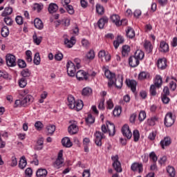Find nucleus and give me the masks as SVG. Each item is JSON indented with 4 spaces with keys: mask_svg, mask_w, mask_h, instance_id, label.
<instances>
[{
    "mask_svg": "<svg viewBox=\"0 0 177 177\" xmlns=\"http://www.w3.org/2000/svg\"><path fill=\"white\" fill-rule=\"evenodd\" d=\"M122 133L124 136L127 138V139H131L132 138V132L129 129V126L124 124L122 128Z\"/></svg>",
    "mask_w": 177,
    "mask_h": 177,
    "instance_id": "12",
    "label": "nucleus"
},
{
    "mask_svg": "<svg viewBox=\"0 0 177 177\" xmlns=\"http://www.w3.org/2000/svg\"><path fill=\"white\" fill-rule=\"evenodd\" d=\"M6 62L8 67H15L16 66V57L12 54H8L6 56Z\"/></svg>",
    "mask_w": 177,
    "mask_h": 177,
    "instance_id": "8",
    "label": "nucleus"
},
{
    "mask_svg": "<svg viewBox=\"0 0 177 177\" xmlns=\"http://www.w3.org/2000/svg\"><path fill=\"white\" fill-rule=\"evenodd\" d=\"M33 99L31 95H27L22 100H15L14 107H27V105L30 104V102H32Z\"/></svg>",
    "mask_w": 177,
    "mask_h": 177,
    "instance_id": "3",
    "label": "nucleus"
},
{
    "mask_svg": "<svg viewBox=\"0 0 177 177\" xmlns=\"http://www.w3.org/2000/svg\"><path fill=\"white\" fill-rule=\"evenodd\" d=\"M111 160L113 161L112 165L116 172H122V168L121 167V162H119L118 155L111 156Z\"/></svg>",
    "mask_w": 177,
    "mask_h": 177,
    "instance_id": "6",
    "label": "nucleus"
},
{
    "mask_svg": "<svg viewBox=\"0 0 177 177\" xmlns=\"http://www.w3.org/2000/svg\"><path fill=\"white\" fill-rule=\"evenodd\" d=\"M82 46H84V48H85L86 49H88L89 46V41H88V39H82Z\"/></svg>",
    "mask_w": 177,
    "mask_h": 177,
    "instance_id": "60",
    "label": "nucleus"
},
{
    "mask_svg": "<svg viewBox=\"0 0 177 177\" xmlns=\"http://www.w3.org/2000/svg\"><path fill=\"white\" fill-rule=\"evenodd\" d=\"M47 129V135H52L53 133H55V131H56V126L53 124H48L46 127Z\"/></svg>",
    "mask_w": 177,
    "mask_h": 177,
    "instance_id": "35",
    "label": "nucleus"
},
{
    "mask_svg": "<svg viewBox=\"0 0 177 177\" xmlns=\"http://www.w3.org/2000/svg\"><path fill=\"white\" fill-rule=\"evenodd\" d=\"M126 34L128 38L132 39L135 37V30L131 28V26H128L127 30H126Z\"/></svg>",
    "mask_w": 177,
    "mask_h": 177,
    "instance_id": "29",
    "label": "nucleus"
},
{
    "mask_svg": "<svg viewBox=\"0 0 177 177\" xmlns=\"http://www.w3.org/2000/svg\"><path fill=\"white\" fill-rule=\"evenodd\" d=\"M76 78L78 81H86L88 80V74L82 70H80L76 73Z\"/></svg>",
    "mask_w": 177,
    "mask_h": 177,
    "instance_id": "13",
    "label": "nucleus"
},
{
    "mask_svg": "<svg viewBox=\"0 0 177 177\" xmlns=\"http://www.w3.org/2000/svg\"><path fill=\"white\" fill-rule=\"evenodd\" d=\"M82 95L85 97L89 95V87H85L82 91Z\"/></svg>",
    "mask_w": 177,
    "mask_h": 177,
    "instance_id": "56",
    "label": "nucleus"
},
{
    "mask_svg": "<svg viewBox=\"0 0 177 177\" xmlns=\"http://www.w3.org/2000/svg\"><path fill=\"white\" fill-rule=\"evenodd\" d=\"M107 109L111 110L114 107V104L113 103V100L109 99L106 101Z\"/></svg>",
    "mask_w": 177,
    "mask_h": 177,
    "instance_id": "59",
    "label": "nucleus"
},
{
    "mask_svg": "<svg viewBox=\"0 0 177 177\" xmlns=\"http://www.w3.org/2000/svg\"><path fill=\"white\" fill-rule=\"evenodd\" d=\"M68 132L71 135H75L78 132V126L75 124H71L68 128Z\"/></svg>",
    "mask_w": 177,
    "mask_h": 177,
    "instance_id": "19",
    "label": "nucleus"
},
{
    "mask_svg": "<svg viewBox=\"0 0 177 177\" xmlns=\"http://www.w3.org/2000/svg\"><path fill=\"white\" fill-rule=\"evenodd\" d=\"M133 138L134 140V142H138L139 139H140V134L139 133L138 130H134L133 132Z\"/></svg>",
    "mask_w": 177,
    "mask_h": 177,
    "instance_id": "46",
    "label": "nucleus"
},
{
    "mask_svg": "<svg viewBox=\"0 0 177 177\" xmlns=\"http://www.w3.org/2000/svg\"><path fill=\"white\" fill-rule=\"evenodd\" d=\"M111 20L117 27H120V16L118 15H113L111 17Z\"/></svg>",
    "mask_w": 177,
    "mask_h": 177,
    "instance_id": "33",
    "label": "nucleus"
},
{
    "mask_svg": "<svg viewBox=\"0 0 177 177\" xmlns=\"http://www.w3.org/2000/svg\"><path fill=\"white\" fill-rule=\"evenodd\" d=\"M55 60H57V62H60L63 59V54L62 53H58L55 54Z\"/></svg>",
    "mask_w": 177,
    "mask_h": 177,
    "instance_id": "62",
    "label": "nucleus"
},
{
    "mask_svg": "<svg viewBox=\"0 0 177 177\" xmlns=\"http://www.w3.org/2000/svg\"><path fill=\"white\" fill-rule=\"evenodd\" d=\"M18 66L20 68H26V67H27V64L26 63V61L23 59H19Z\"/></svg>",
    "mask_w": 177,
    "mask_h": 177,
    "instance_id": "54",
    "label": "nucleus"
},
{
    "mask_svg": "<svg viewBox=\"0 0 177 177\" xmlns=\"http://www.w3.org/2000/svg\"><path fill=\"white\" fill-rule=\"evenodd\" d=\"M61 23L63 26H65V27H68V26H70V19L64 18L62 20Z\"/></svg>",
    "mask_w": 177,
    "mask_h": 177,
    "instance_id": "58",
    "label": "nucleus"
},
{
    "mask_svg": "<svg viewBox=\"0 0 177 177\" xmlns=\"http://www.w3.org/2000/svg\"><path fill=\"white\" fill-rule=\"evenodd\" d=\"M175 124V117L172 113H167L165 117L164 124L167 128L172 127Z\"/></svg>",
    "mask_w": 177,
    "mask_h": 177,
    "instance_id": "4",
    "label": "nucleus"
},
{
    "mask_svg": "<svg viewBox=\"0 0 177 177\" xmlns=\"http://www.w3.org/2000/svg\"><path fill=\"white\" fill-rule=\"evenodd\" d=\"M19 85L20 88H26L27 86V80L26 77H22L19 80Z\"/></svg>",
    "mask_w": 177,
    "mask_h": 177,
    "instance_id": "45",
    "label": "nucleus"
},
{
    "mask_svg": "<svg viewBox=\"0 0 177 177\" xmlns=\"http://www.w3.org/2000/svg\"><path fill=\"white\" fill-rule=\"evenodd\" d=\"M67 106L69 107V109H75V98L73 95H68L67 98Z\"/></svg>",
    "mask_w": 177,
    "mask_h": 177,
    "instance_id": "15",
    "label": "nucleus"
},
{
    "mask_svg": "<svg viewBox=\"0 0 177 177\" xmlns=\"http://www.w3.org/2000/svg\"><path fill=\"white\" fill-rule=\"evenodd\" d=\"M95 144L97 145V146H102V139H104V138H106V136H104L100 131H96L95 133Z\"/></svg>",
    "mask_w": 177,
    "mask_h": 177,
    "instance_id": "14",
    "label": "nucleus"
},
{
    "mask_svg": "<svg viewBox=\"0 0 177 177\" xmlns=\"http://www.w3.org/2000/svg\"><path fill=\"white\" fill-rule=\"evenodd\" d=\"M33 42L34 44H36V45H39L41 44V42H42V37H39L37 36V33L35 32L33 36Z\"/></svg>",
    "mask_w": 177,
    "mask_h": 177,
    "instance_id": "39",
    "label": "nucleus"
},
{
    "mask_svg": "<svg viewBox=\"0 0 177 177\" xmlns=\"http://www.w3.org/2000/svg\"><path fill=\"white\" fill-rule=\"evenodd\" d=\"M113 113L115 117H118L121 114V107H115Z\"/></svg>",
    "mask_w": 177,
    "mask_h": 177,
    "instance_id": "55",
    "label": "nucleus"
},
{
    "mask_svg": "<svg viewBox=\"0 0 177 177\" xmlns=\"http://www.w3.org/2000/svg\"><path fill=\"white\" fill-rule=\"evenodd\" d=\"M149 77H150V75H149L148 73L141 72L138 75V79L142 81L143 80H147V78H149Z\"/></svg>",
    "mask_w": 177,
    "mask_h": 177,
    "instance_id": "42",
    "label": "nucleus"
},
{
    "mask_svg": "<svg viewBox=\"0 0 177 177\" xmlns=\"http://www.w3.org/2000/svg\"><path fill=\"white\" fill-rule=\"evenodd\" d=\"M104 97H102L100 99L99 104H98V109L99 110H104L105 106H104V102H105Z\"/></svg>",
    "mask_w": 177,
    "mask_h": 177,
    "instance_id": "49",
    "label": "nucleus"
},
{
    "mask_svg": "<svg viewBox=\"0 0 177 177\" xmlns=\"http://www.w3.org/2000/svg\"><path fill=\"white\" fill-rule=\"evenodd\" d=\"M44 149V138L38 139L36 145L35 146V150H42Z\"/></svg>",
    "mask_w": 177,
    "mask_h": 177,
    "instance_id": "22",
    "label": "nucleus"
},
{
    "mask_svg": "<svg viewBox=\"0 0 177 177\" xmlns=\"http://www.w3.org/2000/svg\"><path fill=\"white\" fill-rule=\"evenodd\" d=\"M108 22H109V19H107V17H102L97 22L99 28L100 29L104 28V25Z\"/></svg>",
    "mask_w": 177,
    "mask_h": 177,
    "instance_id": "27",
    "label": "nucleus"
},
{
    "mask_svg": "<svg viewBox=\"0 0 177 177\" xmlns=\"http://www.w3.org/2000/svg\"><path fill=\"white\" fill-rule=\"evenodd\" d=\"M21 75H22V77H24V78H26L31 75V72H30V70H28V68H26L21 72Z\"/></svg>",
    "mask_w": 177,
    "mask_h": 177,
    "instance_id": "47",
    "label": "nucleus"
},
{
    "mask_svg": "<svg viewBox=\"0 0 177 177\" xmlns=\"http://www.w3.org/2000/svg\"><path fill=\"white\" fill-rule=\"evenodd\" d=\"M16 23H17L19 26L23 24V17L21 16H17L15 18Z\"/></svg>",
    "mask_w": 177,
    "mask_h": 177,
    "instance_id": "64",
    "label": "nucleus"
},
{
    "mask_svg": "<svg viewBox=\"0 0 177 177\" xmlns=\"http://www.w3.org/2000/svg\"><path fill=\"white\" fill-rule=\"evenodd\" d=\"M172 143V141L171 140V138L169 137H165L160 142V145L162 147V149H165V147H167V146H169Z\"/></svg>",
    "mask_w": 177,
    "mask_h": 177,
    "instance_id": "16",
    "label": "nucleus"
},
{
    "mask_svg": "<svg viewBox=\"0 0 177 177\" xmlns=\"http://www.w3.org/2000/svg\"><path fill=\"white\" fill-rule=\"evenodd\" d=\"M127 85L129 86V88H131V90L132 92H136V85H138V83L136 80H129L127 82Z\"/></svg>",
    "mask_w": 177,
    "mask_h": 177,
    "instance_id": "21",
    "label": "nucleus"
},
{
    "mask_svg": "<svg viewBox=\"0 0 177 177\" xmlns=\"http://www.w3.org/2000/svg\"><path fill=\"white\" fill-rule=\"evenodd\" d=\"M157 86H156L154 84H151L150 86L149 92L152 96H156L157 95Z\"/></svg>",
    "mask_w": 177,
    "mask_h": 177,
    "instance_id": "48",
    "label": "nucleus"
},
{
    "mask_svg": "<svg viewBox=\"0 0 177 177\" xmlns=\"http://www.w3.org/2000/svg\"><path fill=\"white\" fill-rule=\"evenodd\" d=\"M58 10H59V6H57V4L55 3H51L49 4L48 8L49 13L50 14L56 13V12H57Z\"/></svg>",
    "mask_w": 177,
    "mask_h": 177,
    "instance_id": "20",
    "label": "nucleus"
},
{
    "mask_svg": "<svg viewBox=\"0 0 177 177\" xmlns=\"http://www.w3.org/2000/svg\"><path fill=\"white\" fill-rule=\"evenodd\" d=\"M75 65L73 62L68 61L66 64L67 73L69 77H75L77 69Z\"/></svg>",
    "mask_w": 177,
    "mask_h": 177,
    "instance_id": "5",
    "label": "nucleus"
},
{
    "mask_svg": "<svg viewBox=\"0 0 177 177\" xmlns=\"http://www.w3.org/2000/svg\"><path fill=\"white\" fill-rule=\"evenodd\" d=\"M158 68L164 70L167 67V59L165 58L159 59L157 62Z\"/></svg>",
    "mask_w": 177,
    "mask_h": 177,
    "instance_id": "18",
    "label": "nucleus"
},
{
    "mask_svg": "<svg viewBox=\"0 0 177 177\" xmlns=\"http://www.w3.org/2000/svg\"><path fill=\"white\" fill-rule=\"evenodd\" d=\"M144 48L147 53H151V52H153V45H151V42L149 41H145Z\"/></svg>",
    "mask_w": 177,
    "mask_h": 177,
    "instance_id": "23",
    "label": "nucleus"
},
{
    "mask_svg": "<svg viewBox=\"0 0 177 177\" xmlns=\"http://www.w3.org/2000/svg\"><path fill=\"white\" fill-rule=\"evenodd\" d=\"M13 12V9L10 7H7L5 8L4 11L2 12L1 16L3 17H6V16L9 15H12V12Z\"/></svg>",
    "mask_w": 177,
    "mask_h": 177,
    "instance_id": "40",
    "label": "nucleus"
},
{
    "mask_svg": "<svg viewBox=\"0 0 177 177\" xmlns=\"http://www.w3.org/2000/svg\"><path fill=\"white\" fill-rule=\"evenodd\" d=\"M62 165H63V151L59 152L57 158L54 162V167L57 169H59Z\"/></svg>",
    "mask_w": 177,
    "mask_h": 177,
    "instance_id": "9",
    "label": "nucleus"
},
{
    "mask_svg": "<svg viewBox=\"0 0 177 177\" xmlns=\"http://www.w3.org/2000/svg\"><path fill=\"white\" fill-rule=\"evenodd\" d=\"M35 127L37 131H41L44 128V124L41 121H37L35 123Z\"/></svg>",
    "mask_w": 177,
    "mask_h": 177,
    "instance_id": "52",
    "label": "nucleus"
},
{
    "mask_svg": "<svg viewBox=\"0 0 177 177\" xmlns=\"http://www.w3.org/2000/svg\"><path fill=\"white\" fill-rule=\"evenodd\" d=\"M104 75L109 81L108 82V86L109 88H111L113 85H115V86L119 89L122 88V75H118L117 77H115V73H113L109 70L105 71Z\"/></svg>",
    "mask_w": 177,
    "mask_h": 177,
    "instance_id": "1",
    "label": "nucleus"
},
{
    "mask_svg": "<svg viewBox=\"0 0 177 177\" xmlns=\"http://www.w3.org/2000/svg\"><path fill=\"white\" fill-rule=\"evenodd\" d=\"M139 59H137L134 56H131L129 59V64L131 67H137L139 66Z\"/></svg>",
    "mask_w": 177,
    "mask_h": 177,
    "instance_id": "17",
    "label": "nucleus"
},
{
    "mask_svg": "<svg viewBox=\"0 0 177 177\" xmlns=\"http://www.w3.org/2000/svg\"><path fill=\"white\" fill-rule=\"evenodd\" d=\"M138 120L142 122L146 120V112L145 111H141L139 113Z\"/></svg>",
    "mask_w": 177,
    "mask_h": 177,
    "instance_id": "50",
    "label": "nucleus"
},
{
    "mask_svg": "<svg viewBox=\"0 0 177 177\" xmlns=\"http://www.w3.org/2000/svg\"><path fill=\"white\" fill-rule=\"evenodd\" d=\"M82 107H84V103L82 102V100H80L76 102L75 104V108H73L76 111H80V110H82Z\"/></svg>",
    "mask_w": 177,
    "mask_h": 177,
    "instance_id": "37",
    "label": "nucleus"
},
{
    "mask_svg": "<svg viewBox=\"0 0 177 177\" xmlns=\"http://www.w3.org/2000/svg\"><path fill=\"white\" fill-rule=\"evenodd\" d=\"M66 9L69 15H74V8L73 7V6L68 5L66 6Z\"/></svg>",
    "mask_w": 177,
    "mask_h": 177,
    "instance_id": "57",
    "label": "nucleus"
},
{
    "mask_svg": "<svg viewBox=\"0 0 177 177\" xmlns=\"http://www.w3.org/2000/svg\"><path fill=\"white\" fill-rule=\"evenodd\" d=\"M156 88H160L161 86V85H162V77H161L160 75H156V79H155V82H154V84Z\"/></svg>",
    "mask_w": 177,
    "mask_h": 177,
    "instance_id": "31",
    "label": "nucleus"
},
{
    "mask_svg": "<svg viewBox=\"0 0 177 177\" xmlns=\"http://www.w3.org/2000/svg\"><path fill=\"white\" fill-rule=\"evenodd\" d=\"M98 57L101 61L107 63V62H110L111 60V55L109 53H106L104 50H101L98 53Z\"/></svg>",
    "mask_w": 177,
    "mask_h": 177,
    "instance_id": "7",
    "label": "nucleus"
},
{
    "mask_svg": "<svg viewBox=\"0 0 177 177\" xmlns=\"http://www.w3.org/2000/svg\"><path fill=\"white\" fill-rule=\"evenodd\" d=\"M134 57L139 61L142 60L145 57V53L142 50H137L135 53Z\"/></svg>",
    "mask_w": 177,
    "mask_h": 177,
    "instance_id": "32",
    "label": "nucleus"
},
{
    "mask_svg": "<svg viewBox=\"0 0 177 177\" xmlns=\"http://www.w3.org/2000/svg\"><path fill=\"white\" fill-rule=\"evenodd\" d=\"M129 52H131V47L129 46H123L122 50V56H128L129 54Z\"/></svg>",
    "mask_w": 177,
    "mask_h": 177,
    "instance_id": "38",
    "label": "nucleus"
},
{
    "mask_svg": "<svg viewBox=\"0 0 177 177\" xmlns=\"http://www.w3.org/2000/svg\"><path fill=\"white\" fill-rule=\"evenodd\" d=\"M167 171L169 173V176L171 177H175V168L174 167L168 166L167 168Z\"/></svg>",
    "mask_w": 177,
    "mask_h": 177,
    "instance_id": "44",
    "label": "nucleus"
},
{
    "mask_svg": "<svg viewBox=\"0 0 177 177\" xmlns=\"http://www.w3.org/2000/svg\"><path fill=\"white\" fill-rule=\"evenodd\" d=\"M131 171H133V172H138L139 174H141V172H143V164L139 163V162H134L131 166Z\"/></svg>",
    "mask_w": 177,
    "mask_h": 177,
    "instance_id": "11",
    "label": "nucleus"
},
{
    "mask_svg": "<svg viewBox=\"0 0 177 177\" xmlns=\"http://www.w3.org/2000/svg\"><path fill=\"white\" fill-rule=\"evenodd\" d=\"M83 146L84 149V151L88 153L89 151V138H85L83 140Z\"/></svg>",
    "mask_w": 177,
    "mask_h": 177,
    "instance_id": "36",
    "label": "nucleus"
},
{
    "mask_svg": "<svg viewBox=\"0 0 177 177\" xmlns=\"http://www.w3.org/2000/svg\"><path fill=\"white\" fill-rule=\"evenodd\" d=\"M160 52H163L164 53L169 50V46L165 41L160 42Z\"/></svg>",
    "mask_w": 177,
    "mask_h": 177,
    "instance_id": "25",
    "label": "nucleus"
},
{
    "mask_svg": "<svg viewBox=\"0 0 177 177\" xmlns=\"http://www.w3.org/2000/svg\"><path fill=\"white\" fill-rule=\"evenodd\" d=\"M67 37L66 35H64V44L66 45V48H73L74 45H75V37H71L70 39L66 37Z\"/></svg>",
    "mask_w": 177,
    "mask_h": 177,
    "instance_id": "10",
    "label": "nucleus"
},
{
    "mask_svg": "<svg viewBox=\"0 0 177 177\" xmlns=\"http://www.w3.org/2000/svg\"><path fill=\"white\" fill-rule=\"evenodd\" d=\"M149 158L152 160L153 162H157V160H158V158L154 151L149 153Z\"/></svg>",
    "mask_w": 177,
    "mask_h": 177,
    "instance_id": "53",
    "label": "nucleus"
},
{
    "mask_svg": "<svg viewBox=\"0 0 177 177\" xmlns=\"http://www.w3.org/2000/svg\"><path fill=\"white\" fill-rule=\"evenodd\" d=\"M19 167L20 169H24L27 167V159H26V156H21L19 162Z\"/></svg>",
    "mask_w": 177,
    "mask_h": 177,
    "instance_id": "28",
    "label": "nucleus"
},
{
    "mask_svg": "<svg viewBox=\"0 0 177 177\" xmlns=\"http://www.w3.org/2000/svg\"><path fill=\"white\" fill-rule=\"evenodd\" d=\"M16 165H17V158H16L15 156H12L11 158L10 167H16Z\"/></svg>",
    "mask_w": 177,
    "mask_h": 177,
    "instance_id": "63",
    "label": "nucleus"
},
{
    "mask_svg": "<svg viewBox=\"0 0 177 177\" xmlns=\"http://www.w3.org/2000/svg\"><path fill=\"white\" fill-rule=\"evenodd\" d=\"M46 175H48V171L45 169H39L36 172L37 177H46Z\"/></svg>",
    "mask_w": 177,
    "mask_h": 177,
    "instance_id": "30",
    "label": "nucleus"
},
{
    "mask_svg": "<svg viewBox=\"0 0 177 177\" xmlns=\"http://www.w3.org/2000/svg\"><path fill=\"white\" fill-rule=\"evenodd\" d=\"M33 63L36 64V66H39V64L41 63V57L39 56V53H36L35 54Z\"/></svg>",
    "mask_w": 177,
    "mask_h": 177,
    "instance_id": "41",
    "label": "nucleus"
},
{
    "mask_svg": "<svg viewBox=\"0 0 177 177\" xmlns=\"http://www.w3.org/2000/svg\"><path fill=\"white\" fill-rule=\"evenodd\" d=\"M62 146L64 147H71L73 146V142L68 138V137H65L62 140Z\"/></svg>",
    "mask_w": 177,
    "mask_h": 177,
    "instance_id": "24",
    "label": "nucleus"
},
{
    "mask_svg": "<svg viewBox=\"0 0 177 177\" xmlns=\"http://www.w3.org/2000/svg\"><path fill=\"white\" fill-rule=\"evenodd\" d=\"M96 10L98 15H103L104 13V8L100 4H97Z\"/></svg>",
    "mask_w": 177,
    "mask_h": 177,
    "instance_id": "51",
    "label": "nucleus"
},
{
    "mask_svg": "<svg viewBox=\"0 0 177 177\" xmlns=\"http://www.w3.org/2000/svg\"><path fill=\"white\" fill-rule=\"evenodd\" d=\"M102 133L104 135L109 133V136H114L115 135V125L111 122H106V124H102L101 127Z\"/></svg>",
    "mask_w": 177,
    "mask_h": 177,
    "instance_id": "2",
    "label": "nucleus"
},
{
    "mask_svg": "<svg viewBox=\"0 0 177 177\" xmlns=\"http://www.w3.org/2000/svg\"><path fill=\"white\" fill-rule=\"evenodd\" d=\"M74 62L76 64L75 67H76L77 70H80V68H81V59H80V58H75Z\"/></svg>",
    "mask_w": 177,
    "mask_h": 177,
    "instance_id": "61",
    "label": "nucleus"
},
{
    "mask_svg": "<svg viewBox=\"0 0 177 177\" xmlns=\"http://www.w3.org/2000/svg\"><path fill=\"white\" fill-rule=\"evenodd\" d=\"M35 27L38 30H42L44 28V23L39 19V18H36L34 21Z\"/></svg>",
    "mask_w": 177,
    "mask_h": 177,
    "instance_id": "26",
    "label": "nucleus"
},
{
    "mask_svg": "<svg viewBox=\"0 0 177 177\" xmlns=\"http://www.w3.org/2000/svg\"><path fill=\"white\" fill-rule=\"evenodd\" d=\"M147 122L151 127H154V125L158 122V117L152 116L150 119H148Z\"/></svg>",
    "mask_w": 177,
    "mask_h": 177,
    "instance_id": "34",
    "label": "nucleus"
},
{
    "mask_svg": "<svg viewBox=\"0 0 177 177\" xmlns=\"http://www.w3.org/2000/svg\"><path fill=\"white\" fill-rule=\"evenodd\" d=\"M1 35L3 38H6L9 35V28L7 26H4L1 28Z\"/></svg>",
    "mask_w": 177,
    "mask_h": 177,
    "instance_id": "43",
    "label": "nucleus"
}]
</instances>
